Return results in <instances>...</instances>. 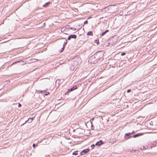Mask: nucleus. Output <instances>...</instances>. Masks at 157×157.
Segmentation results:
<instances>
[{"mask_svg":"<svg viewBox=\"0 0 157 157\" xmlns=\"http://www.w3.org/2000/svg\"><path fill=\"white\" fill-rule=\"evenodd\" d=\"M81 63L80 59L78 57H76L73 59L71 63V65L73 67H71V69L73 70L74 67H76L79 64Z\"/></svg>","mask_w":157,"mask_h":157,"instance_id":"1","label":"nucleus"},{"mask_svg":"<svg viewBox=\"0 0 157 157\" xmlns=\"http://www.w3.org/2000/svg\"><path fill=\"white\" fill-rule=\"evenodd\" d=\"M93 57L96 60H101V59H102L103 55L101 52H100L97 53L92 57Z\"/></svg>","mask_w":157,"mask_h":157,"instance_id":"2","label":"nucleus"},{"mask_svg":"<svg viewBox=\"0 0 157 157\" xmlns=\"http://www.w3.org/2000/svg\"><path fill=\"white\" fill-rule=\"evenodd\" d=\"M131 135L132 133H131L130 132L126 133L125 134L124 137L126 139H128L130 137H132V136H130Z\"/></svg>","mask_w":157,"mask_h":157,"instance_id":"3","label":"nucleus"},{"mask_svg":"<svg viewBox=\"0 0 157 157\" xmlns=\"http://www.w3.org/2000/svg\"><path fill=\"white\" fill-rule=\"evenodd\" d=\"M89 151V149H88L83 150L80 152V154L82 155H84Z\"/></svg>","mask_w":157,"mask_h":157,"instance_id":"4","label":"nucleus"},{"mask_svg":"<svg viewBox=\"0 0 157 157\" xmlns=\"http://www.w3.org/2000/svg\"><path fill=\"white\" fill-rule=\"evenodd\" d=\"M77 37V36L75 34L71 35H70L67 38L68 40H70L71 38H76Z\"/></svg>","mask_w":157,"mask_h":157,"instance_id":"5","label":"nucleus"},{"mask_svg":"<svg viewBox=\"0 0 157 157\" xmlns=\"http://www.w3.org/2000/svg\"><path fill=\"white\" fill-rule=\"evenodd\" d=\"M104 143V142H102V141L101 140H100L99 141H98V142H97L96 143L95 145L98 146H99L103 144Z\"/></svg>","mask_w":157,"mask_h":157,"instance_id":"6","label":"nucleus"},{"mask_svg":"<svg viewBox=\"0 0 157 157\" xmlns=\"http://www.w3.org/2000/svg\"><path fill=\"white\" fill-rule=\"evenodd\" d=\"M67 41L66 40L64 42V44L63 45V47L62 48V50H61V51L60 52H61L63 51V50L64 49V48L65 46V45H66V44L67 43Z\"/></svg>","mask_w":157,"mask_h":157,"instance_id":"7","label":"nucleus"},{"mask_svg":"<svg viewBox=\"0 0 157 157\" xmlns=\"http://www.w3.org/2000/svg\"><path fill=\"white\" fill-rule=\"evenodd\" d=\"M142 135V134L141 133H139L135 135H133V136H132L134 138H136V137H138L140 136H141Z\"/></svg>","mask_w":157,"mask_h":157,"instance_id":"8","label":"nucleus"},{"mask_svg":"<svg viewBox=\"0 0 157 157\" xmlns=\"http://www.w3.org/2000/svg\"><path fill=\"white\" fill-rule=\"evenodd\" d=\"M50 4V2H47L45 3L44 5L43 6L44 7H47L48 5Z\"/></svg>","mask_w":157,"mask_h":157,"instance_id":"9","label":"nucleus"},{"mask_svg":"<svg viewBox=\"0 0 157 157\" xmlns=\"http://www.w3.org/2000/svg\"><path fill=\"white\" fill-rule=\"evenodd\" d=\"M87 35H91V36H92L93 35V33H92V32H91V31H90V32H89Z\"/></svg>","mask_w":157,"mask_h":157,"instance_id":"10","label":"nucleus"},{"mask_svg":"<svg viewBox=\"0 0 157 157\" xmlns=\"http://www.w3.org/2000/svg\"><path fill=\"white\" fill-rule=\"evenodd\" d=\"M78 151H74L73 153L72 154L73 155H76L78 154Z\"/></svg>","mask_w":157,"mask_h":157,"instance_id":"11","label":"nucleus"},{"mask_svg":"<svg viewBox=\"0 0 157 157\" xmlns=\"http://www.w3.org/2000/svg\"><path fill=\"white\" fill-rule=\"evenodd\" d=\"M32 120H33V118H29L28 120V121H29V122H30V123L32 122Z\"/></svg>","mask_w":157,"mask_h":157,"instance_id":"12","label":"nucleus"},{"mask_svg":"<svg viewBox=\"0 0 157 157\" xmlns=\"http://www.w3.org/2000/svg\"><path fill=\"white\" fill-rule=\"evenodd\" d=\"M76 88H75L74 87H72V88H71L70 89V90H71V91H72L73 90H75V89H76Z\"/></svg>","mask_w":157,"mask_h":157,"instance_id":"13","label":"nucleus"},{"mask_svg":"<svg viewBox=\"0 0 157 157\" xmlns=\"http://www.w3.org/2000/svg\"><path fill=\"white\" fill-rule=\"evenodd\" d=\"M105 33H106L104 31L102 33V34H101V36H103Z\"/></svg>","mask_w":157,"mask_h":157,"instance_id":"14","label":"nucleus"},{"mask_svg":"<svg viewBox=\"0 0 157 157\" xmlns=\"http://www.w3.org/2000/svg\"><path fill=\"white\" fill-rule=\"evenodd\" d=\"M126 54V53H124V52H123V53H122L121 54V56H124Z\"/></svg>","mask_w":157,"mask_h":157,"instance_id":"15","label":"nucleus"},{"mask_svg":"<svg viewBox=\"0 0 157 157\" xmlns=\"http://www.w3.org/2000/svg\"><path fill=\"white\" fill-rule=\"evenodd\" d=\"M88 23V21H85L84 22V24H87Z\"/></svg>","mask_w":157,"mask_h":157,"instance_id":"16","label":"nucleus"},{"mask_svg":"<svg viewBox=\"0 0 157 157\" xmlns=\"http://www.w3.org/2000/svg\"><path fill=\"white\" fill-rule=\"evenodd\" d=\"M131 91V90L130 89H128L127 90V92L129 93Z\"/></svg>","mask_w":157,"mask_h":157,"instance_id":"17","label":"nucleus"},{"mask_svg":"<svg viewBox=\"0 0 157 157\" xmlns=\"http://www.w3.org/2000/svg\"><path fill=\"white\" fill-rule=\"evenodd\" d=\"M49 94V92H47L46 94H45L46 95H47Z\"/></svg>","mask_w":157,"mask_h":157,"instance_id":"18","label":"nucleus"},{"mask_svg":"<svg viewBox=\"0 0 157 157\" xmlns=\"http://www.w3.org/2000/svg\"><path fill=\"white\" fill-rule=\"evenodd\" d=\"M95 145L93 144L91 145V147H94L95 146Z\"/></svg>","mask_w":157,"mask_h":157,"instance_id":"19","label":"nucleus"},{"mask_svg":"<svg viewBox=\"0 0 157 157\" xmlns=\"http://www.w3.org/2000/svg\"><path fill=\"white\" fill-rule=\"evenodd\" d=\"M109 31V30H106L105 31V32L106 33L108 32Z\"/></svg>","mask_w":157,"mask_h":157,"instance_id":"20","label":"nucleus"},{"mask_svg":"<svg viewBox=\"0 0 157 157\" xmlns=\"http://www.w3.org/2000/svg\"><path fill=\"white\" fill-rule=\"evenodd\" d=\"M35 144H33V147H35Z\"/></svg>","mask_w":157,"mask_h":157,"instance_id":"21","label":"nucleus"},{"mask_svg":"<svg viewBox=\"0 0 157 157\" xmlns=\"http://www.w3.org/2000/svg\"><path fill=\"white\" fill-rule=\"evenodd\" d=\"M71 29L73 30H76V29L75 28H74V29H73L72 28H71Z\"/></svg>","mask_w":157,"mask_h":157,"instance_id":"22","label":"nucleus"},{"mask_svg":"<svg viewBox=\"0 0 157 157\" xmlns=\"http://www.w3.org/2000/svg\"><path fill=\"white\" fill-rule=\"evenodd\" d=\"M19 107H21V105L20 104H19L18 105Z\"/></svg>","mask_w":157,"mask_h":157,"instance_id":"23","label":"nucleus"},{"mask_svg":"<svg viewBox=\"0 0 157 157\" xmlns=\"http://www.w3.org/2000/svg\"><path fill=\"white\" fill-rule=\"evenodd\" d=\"M134 133V132H130L131 133H132V134H133Z\"/></svg>","mask_w":157,"mask_h":157,"instance_id":"24","label":"nucleus"},{"mask_svg":"<svg viewBox=\"0 0 157 157\" xmlns=\"http://www.w3.org/2000/svg\"><path fill=\"white\" fill-rule=\"evenodd\" d=\"M19 62V61H17V62ZM17 63V62H15V63Z\"/></svg>","mask_w":157,"mask_h":157,"instance_id":"25","label":"nucleus"}]
</instances>
